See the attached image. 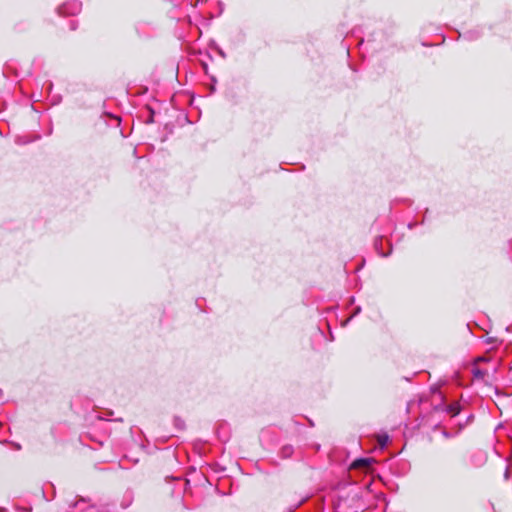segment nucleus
<instances>
[{
  "mask_svg": "<svg viewBox=\"0 0 512 512\" xmlns=\"http://www.w3.org/2000/svg\"><path fill=\"white\" fill-rule=\"evenodd\" d=\"M472 372H473L474 377L478 378V379H484V377L486 375V371H483L478 368H473Z\"/></svg>",
  "mask_w": 512,
  "mask_h": 512,
  "instance_id": "3",
  "label": "nucleus"
},
{
  "mask_svg": "<svg viewBox=\"0 0 512 512\" xmlns=\"http://www.w3.org/2000/svg\"><path fill=\"white\" fill-rule=\"evenodd\" d=\"M371 463V459H358L354 462V467H368Z\"/></svg>",
  "mask_w": 512,
  "mask_h": 512,
  "instance_id": "1",
  "label": "nucleus"
},
{
  "mask_svg": "<svg viewBox=\"0 0 512 512\" xmlns=\"http://www.w3.org/2000/svg\"><path fill=\"white\" fill-rule=\"evenodd\" d=\"M505 477L508 478V470H506Z\"/></svg>",
  "mask_w": 512,
  "mask_h": 512,
  "instance_id": "6",
  "label": "nucleus"
},
{
  "mask_svg": "<svg viewBox=\"0 0 512 512\" xmlns=\"http://www.w3.org/2000/svg\"><path fill=\"white\" fill-rule=\"evenodd\" d=\"M388 441H389V436L388 435L384 434V435H379L378 436V443H379V445L381 447L386 446Z\"/></svg>",
  "mask_w": 512,
  "mask_h": 512,
  "instance_id": "4",
  "label": "nucleus"
},
{
  "mask_svg": "<svg viewBox=\"0 0 512 512\" xmlns=\"http://www.w3.org/2000/svg\"><path fill=\"white\" fill-rule=\"evenodd\" d=\"M291 452H292L291 447H284V448H283V453H284L285 455H289Z\"/></svg>",
  "mask_w": 512,
  "mask_h": 512,
  "instance_id": "5",
  "label": "nucleus"
},
{
  "mask_svg": "<svg viewBox=\"0 0 512 512\" xmlns=\"http://www.w3.org/2000/svg\"><path fill=\"white\" fill-rule=\"evenodd\" d=\"M447 411L452 415V416H455L459 413L460 411V408H459V405L457 403H454V404H451L448 406V409Z\"/></svg>",
  "mask_w": 512,
  "mask_h": 512,
  "instance_id": "2",
  "label": "nucleus"
}]
</instances>
